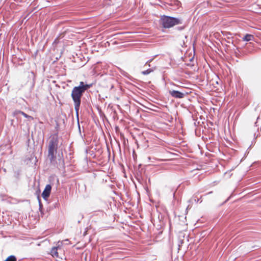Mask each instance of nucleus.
Instances as JSON below:
<instances>
[{"label": "nucleus", "instance_id": "17", "mask_svg": "<svg viewBox=\"0 0 261 261\" xmlns=\"http://www.w3.org/2000/svg\"><path fill=\"white\" fill-rule=\"evenodd\" d=\"M150 62V61H147L146 62V64H145V65H146V64H148V62Z\"/></svg>", "mask_w": 261, "mask_h": 261}, {"label": "nucleus", "instance_id": "13", "mask_svg": "<svg viewBox=\"0 0 261 261\" xmlns=\"http://www.w3.org/2000/svg\"><path fill=\"white\" fill-rule=\"evenodd\" d=\"M38 201H39V209L41 210V208H42L43 205H42V204L41 202V200H40V197H39V196H38Z\"/></svg>", "mask_w": 261, "mask_h": 261}, {"label": "nucleus", "instance_id": "11", "mask_svg": "<svg viewBox=\"0 0 261 261\" xmlns=\"http://www.w3.org/2000/svg\"><path fill=\"white\" fill-rule=\"evenodd\" d=\"M19 113L22 115H23L25 118H31V119H33V117H31V116H29L28 115H27L26 113H25L24 112H22V111H19Z\"/></svg>", "mask_w": 261, "mask_h": 261}, {"label": "nucleus", "instance_id": "20", "mask_svg": "<svg viewBox=\"0 0 261 261\" xmlns=\"http://www.w3.org/2000/svg\"><path fill=\"white\" fill-rule=\"evenodd\" d=\"M43 71H45V68L44 67L43 68Z\"/></svg>", "mask_w": 261, "mask_h": 261}, {"label": "nucleus", "instance_id": "3", "mask_svg": "<svg viewBox=\"0 0 261 261\" xmlns=\"http://www.w3.org/2000/svg\"><path fill=\"white\" fill-rule=\"evenodd\" d=\"M161 23L163 28H170L175 25L181 24V20L177 18L163 16L161 18Z\"/></svg>", "mask_w": 261, "mask_h": 261}, {"label": "nucleus", "instance_id": "8", "mask_svg": "<svg viewBox=\"0 0 261 261\" xmlns=\"http://www.w3.org/2000/svg\"><path fill=\"white\" fill-rule=\"evenodd\" d=\"M58 247H54L51 250V254L53 256L58 257Z\"/></svg>", "mask_w": 261, "mask_h": 261}, {"label": "nucleus", "instance_id": "4", "mask_svg": "<svg viewBox=\"0 0 261 261\" xmlns=\"http://www.w3.org/2000/svg\"><path fill=\"white\" fill-rule=\"evenodd\" d=\"M51 190V186L49 184L47 185L42 193V196L45 200H47L48 198L49 197Z\"/></svg>", "mask_w": 261, "mask_h": 261}, {"label": "nucleus", "instance_id": "14", "mask_svg": "<svg viewBox=\"0 0 261 261\" xmlns=\"http://www.w3.org/2000/svg\"><path fill=\"white\" fill-rule=\"evenodd\" d=\"M58 43V39L56 38L54 41L53 44H57Z\"/></svg>", "mask_w": 261, "mask_h": 261}, {"label": "nucleus", "instance_id": "19", "mask_svg": "<svg viewBox=\"0 0 261 261\" xmlns=\"http://www.w3.org/2000/svg\"><path fill=\"white\" fill-rule=\"evenodd\" d=\"M185 65L188 66L190 65L189 64H185Z\"/></svg>", "mask_w": 261, "mask_h": 261}, {"label": "nucleus", "instance_id": "16", "mask_svg": "<svg viewBox=\"0 0 261 261\" xmlns=\"http://www.w3.org/2000/svg\"><path fill=\"white\" fill-rule=\"evenodd\" d=\"M34 157H35V155H33V154H32V155H31V158H32V159H33V158H34Z\"/></svg>", "mask_w": 261, "mask_h": 261}, {"label": "nucleus", "instance_id": "10", "mask_svg": "<svg viewBox=\"0 0 261 261\" xmlns=\"http://www.w3.org/2000/svg\"><path fill=\"white\" fill-rule=\"evenodd\" d=\"M84 85H85L84 83L83 82H81L80 83V85L79 86H75V88H81L80 90L83 91Z\"/></svg>", "mask_w": 261, "mask_h": 261}, {"label": "nucleus", "instance_id": "7", "mask_svg": "<svg viewBox=\"0 0 261 261\" xmlns=\"http://www.w3.org/2000/svg\"><path fill=\"white\" fill-rule=\"evenodd\" d=\"M254 39V36L250 34H246L243 38V40L245 41H249Z\"/></svg>", "mask_w": 261, "mask_h": 261}, {"label": "nucleus", "instance_id": "12", "mask_svg": "<svg viewBox=\"0 0 261 261\" xmlns=\"http://www.w3.org/2000/svg\"><path fill=\"white\" fill-rule=\"evenodd\" d=\"M92 86V84H85L83 92H85L86 90L90 88Z\"/></svg>", "mask_w": 261, "mask_h": 261}, {"label": "nucleus", "instance_id": "18", "mask_svg": "<svg viewBox=\"0 0 261 261\" xmlns=\"http://www.w3.org/2000/svg\"><path fill=\"white\" fill-rule=\"evenodd\" d=\"M35 161L37 162V158H36V157H35Z\"/></svg>", "mask_w": 261, "mask_h": 261}, {"label": "nucleus", "instance_id": "15", "mask_svg": "<svg viewBox=\"0 0 261 261\" xmlns=\"http://www.w3.org/2000/svg\"><path fill=\"white\" fill-rule=\"evenodd\" d=\"M230 196H229V197H228V198H227V199L225 201V202H224L225 203V202H227V201L229 200V199H230Z\"/></svg>", "mask_w": 261, "mask_h": 261}, {"label": "nucleus", "instance_id": "9", "mask_svg": "<svg viewBox=\"0 0 261 261\" xmlns=\"http://www.w3.org/2000/svg\"><path fill=\"white\" fill-rule=\"evenodd\" d=\"M4 261H17V258L15 255H11L8 256Z\"/></svg>", "mask_w": 261, "mask_h": 261}, {"label": "nucleus", "instance_id": "2", "mask_svg": "<svg viewBox=\"0 0 261 261\" xmlns=\"http://www.w3.org/2000/svg\"><path fill=\"white\" fill-rule=\"evenodd\" d=\"M58 144V135L56 134L52 135L49 140L48 146V158L51 163L56 159Z\"/></svg>", "mask_w": 261, "mask_h": 261}, {"label": "nucleus", "instance_id": "1", "mask_svg": "<svg viewBox=\"0 0 261 261\" xmlns=\"http://www.w3.org/2000/svg\"><path fill=\"white\" fill-rule=\"evenodd\" d=\"M80 89V88H75L74 87L72 90L71 96L74 102V109L76 112V115L77 119L79 131L80 134L81 135V127L79 120V111L81 103V98L84 92Z\"/></svg>", "mask_w": 261, "mask_h": 261}, {"label": "nucleus", "instance_id": "6", "mask_svg": "<svg viewBox=\"0 0 261 261\" xmlns=\"http://www.w3.org/2000/svg\"><path fill=\"white\" fill-rule=\"evenodd\" d=\"M155 69V67H153V68H148V69H147L146 70H145L141 71V73L142 75H147L150 74V73L153 72Z\"/></svg>", "mask_w": 261, "mask_h": 261}, {"label": "nucleus", "instance_id": "5", "mask_svg": "<svg viewBox=\"0 0 261 261\" xmlns=\"http://www.w3.org/2000/svg\"><path fill=\"white\" fill-rule=\"evenodd\" d=\"M169 94L174 98H182L185 96V94L177 90H170Z\"/></svg>", "mask_w": 261, "mask_h": 261}]
</instances>
